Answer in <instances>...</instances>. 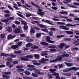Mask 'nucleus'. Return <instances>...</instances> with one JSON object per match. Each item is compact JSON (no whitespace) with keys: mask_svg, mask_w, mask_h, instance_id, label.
I'll return each instance as SVG.
<instances>
[{"mask_svg":"<svg viewBox=\"0 0 79 79\" xmlns=\"http://www.w3.org/2000/svg\"><path fill=\"white\" fill-rule=\"evenodd\" d=\"M63 57L62 55L59 56L55 60H51L50 62L51 63H56L58 61H61V60H63Z\"/></svg>","mask_w":79,"mask_h":79,"instance_id":"f257e3e1","label":"nucleus"},{"mask_svg":"<svg viewBox=\"0 0 79 79\" xmlns=\"http://www.w3.org/2000/svg\"><path fill=\"white\" fill-rule=\"evenodd\" d=\"M1 56H10L11 58H15L16 57V55L14 54H5L4 53H1Z\"/></svg>","mask_w":79,"mask_h":79,"instance_id":"f03ea898","label":"nucleus"},{"mask_svg":"<svg viewBox=\"0 0 79 79\" xmlns=\"http://www.w3.org/2000/svg\"><path fill=\"white\" fill-rule=\"evenodd\" d=\"M77 70V68L75 67H73L69 68V69H64L63 70V72H64V73H66L67 72H69V71H76Z\"/></svg>","mask_w":79,"mask_h":79,"instance_id":"7ed1b4c3","label":"nucleus"},{"mask_svg":"<svg viewBox=\"0 0 79 79\" xmlns=\"http://www.w3.org/2000/svg\"><path fill=\"white\" fill-rule=\"evenodd\" d=\"M51 38L50 37L47 36L46 39V41L48 43H50V44H54L55 43V41L50 40Z\"/></svg>","mask_w":79,"mask_h":79,"instance_id":"20e7f679","label":"nucleus"},{"mask_svg":"<svg viewBox=\"0 0 79 79\" xmlns=\"http://www.w3.org/2000/svg\"><path fill=\"white\" fill-rule=\"evenodd\" d=\"M42 30L43 32H45L46 33H48V34L50 36H52V35H53V32L52 31H50L49 32L47 29H42Z\"/></svg>","mask_w":79,"mask_h":79,"instance_id":"39448f33","label":"nucleus"},{"mask_svg":"<svg viewBox=\"0 0 79 79\" xmlns=\"http://www.w3.org/2000/svg\"><path fill=\"white\" fill-rule=\"evenodd\" d=\"M7 62L6 63V64H7V65H9V64H10L12 62L13 58L11 57H8L7 58Z\"/></svg>","mask_w":79,"mask_h":79,"instance_id":"423d86ee","label":"nucleus"},{"mask_svg":"<svg viewBox=\"0 0 79 79\" xmlns=\"http://www.w3.org/2000/svg\"><path fill=\"white\" fill-rule=\"evenodd\" d=\"M66 45L64 43H61L60 44H59L57 45L58 47L59 48H62L63 49L64 47H65Z\"/></svg>","mask_w":79,"mask_h":79,"instance_id":"0eeeda50","label":"nucleus"},{"mask_svg":"<svg viewBox=\"0 0 79 79\" xmlns=\"http://www.w3.org/2000/svg\"><path fill=\"white\" fill-rule=\"evenodd\" d=\"M63 2L65 3V4H66V5H67V6H69V7H70L71 8H77V7H76V6H74V5H70L69 4H68V3H69V2H67L64 1H63Z\"/></svg>","mask_w":79,"mask_h":79,"instance_id":"6e6552de","label":"nucleus"},{"mask_svg":"<svg viewBox=\"0 0 79 79\" xmlns=\"http://www.w3.org/2000/svg\"><path fill=\"white\" fill-rule=\"evenodd\" d=\"M38 10L39 11V13H38L37 14L38 15H41L42 16H44V15L43 14H45V12H44L42 11V9H38Z\"/></svg>","mask_w":79,"mask_h":79,"instance_id":"1a4fd4ad","label":"nucleus"},{"mask_svg":"<svg viewBox=\"0 0 79 79\" xmlns=\"http://www.w3.org/2000/svg\"><path fill=\"white\" fill-rule=\"evenodd\" d=\"M15 36L11 34H10L9 35L7 38L8 39H12L15 38Z\"/></svg>","mask_w":79,"mask_h":79,"instance_id":"9d476101","label":"nucleus"},{"mask_svg":"<svg viewBox=\"0 0 79 79\" xmlns=\"http://www.w3.org/2000/svg\"><path fill=\"white\" fill-rule=\"evenodd\" d=\"M35 62H37L36 60H34L33 61L34 65H35V66H40L41 64L40 63H35Z\"/></svg>","mask_w":79,"mask_h":79,"instance_id":"9b49d317","label":"nucleus"},{"mask_svg":"<svg viewBox=\"0 0 79 79\" xmlns=\"http://www.w3.org/2000/svg\"><path fill=\"white\" fill-rule=\"evenodd\" d=\"M35 73H36L37 74H38L39 75H43V74H44V73L40 72V71L39 70L36 71Z\"/></svg>","mask_w":79,"mask_h":79,"instance_id":"f8f14e48","label":"nucleus"},{"mask_svg":"<svg viewBox=\"0 0 79 79\" xmlns=\"http://www.w3.org/2000/svg\"><path fill=\"white\" fill-rule=\"evenodd\" d=\"M14 31L15 33L18 34L20 32V30L19 28H16L15 29Z\"/></svg>","mask_w":79,"mask_h":79,"instance_id":"ddd939ff","label":"nucleus"},{"mask_svg":"<svg viewBox=\"0 0 79 79\" xmlns=\"http://www.w3.org/2000/svg\"><path fill=\"white\" fill-rule=\"evenodd\" d=\"M65 64L68 67H71L73 66L72 64L67 62H65Z\"/></svg>","mask_w":79,"mask_h":79,"instance_id":"4468645a","label":"nucleus"},{"mask_svg":"<svg viewBox=\"0 0 79 79\" xmlns=\"http://www.w3.org/2000/svg\"><path fill=\"white\" fill-rule=\"evenodd\" d=\"M18 45H13L11 46V48L13 49H16L18 47Z\"/></svg>","mask_w":79,"mask_h":79,"instance_id":"2eb2a0df","label":"nucleus"},{"mask_svg":"<svg viewBox=\"0 0 79 79\" xmlns=\"http://www.w3.org/2000/svg\"><path fill=\"white\" fill-rule=\"evenodd\" d=\"M2 77L4 79H9L10 78V77L8 75H3L2 76Z\"/></svg>","mask_w":79,"mask_h":79,"instance_id":"dca6fc26","label":"nucleus"},{"mask_svg":"<svg viewBox=\"0 0 79 79\" xmlns=\"http://www.w3.org/2000/svg\"><path fill=\"white\" fill-rule=\"evenodd\" d=\"M30 32L31 34H35V31L33 28H31L30 30Z\"/></svg>","mask_w":79,"mask_h":79,"instance_id":"f3484780","label":"nucleus"},{"mask_svg":"<svg viewBox=\"0 0 79 79\" xmlns=\"http://www.w3.org/2000/svg\"><path fill=\"white\" fill-rule=\"evenodd\" d=\"M62 56L63 58L64 57H69V55L68 54L64 53L62 55Z\"/></svg>","mask_w":79,"mask_h":79,"instance_id":"a211bd4d","label":"nucleus"},{"mask_svg":"<svg viewBox=\"0 0 79 79\" xmlns=\"http://www.w3.org/2000/svg\"><path fill=\"white\" fill-rule=\"evenodd\" d=\"M20 60L22 61H29L28 59L23 57L20 58Z\"/></svg>","mask_w":79,"mask_h":79,"instance_id":"6ab92c4d","label":"nucleus"},{"mask_svg":"<svg viewBox=\"0 0 79 79\" xmlns=\"http://www.w3.org/2000/svg\"><path fill=\"white\" fill-rule=\"evenodd\" d=\"M21 23H22L23 24L24 26H26L27 25V23L26 22H25V21L24 20H21Z\"/></svg>","mask_w":79,"mask_h":79,"instance_id":"aec40b11","label":"nucleus"},{"mask_svg":"<svg viewBox=\"0 0 79 79\" xmlns=\"http://www.w3.org/2000/svg\"><path fill=\"white\" fill-rule=\"evenodd\" d=\"M45 23H46L48 24H50V25H53V24L52 23H50V21L48 20H46L45 21Z\"/></svg>","mask_w":79,"mask_h":79,"instance_id":"412c9836","label":"nucleus"},{"mask_svg":"<svg viewBox=\"0 0 79 79\" xmlns=\"http://www.w3.org/2000/svg\"><path fill=\"white\" fill-rule=\"evenodd\" d=\"M41 45H48V43H46V42H41Z\"/></svg>","mask_w":79,"mask_h":79,"instance_id":"4be33fe9","label":"nucleus"},{"mask_svg":"<svg viewBox=\"0 0 79 79\" xmlns=\"http://www.w3.org/2000/svg\"><path fill=\"white\" fill-rule=\"evenodd\" d=\"M7 31L9 32H11L12 31V28L11 27H8L7 28Z\"/></svg>","mask_w":79,"mask_h":79,"instance_id":"5701e85b","label":"nucleus"},{"mask_svg":"<svg viewBox=\"0 0 79 79\" xmlns=\"http://www.w3.org/2000/svg\"><path fill=\"white\" fill-rule=\"evenodd\" d=\"M1 21L2 22H3V23H8V21H9V19H5L4 20L2 19L1 20Z\"/></svg>","mask_w":79,"mask_h":79,"instance_id":"b1692460","label":"nucleus"},{"mask_svg":"<svg viewBox=\"0 0 79 79\" xmlns=\"http://www.w3.org/2000/svg\"><path fill=\"white\" fill-rule=\"evenodd\" d=\"M5 35L4 34H2L0 35V37L2 39H4L5 37Z\"/></svg>","mask_w":79,"mask_h":79,"instance_id":"393cba45","label":"nucleus"},{"mask_svg":"<svg viewBox=\"0 0 79 79\" xmlns=\"http://www.w3.org/2000/svg\"><path fill=\"white\" fill-rule=\"evenodd\" d=\"M17 70L18 72H23V71H24V69H17Z\"/></svg>","mask_w":79,"mask_h":79,"instance_id":"a878e982","label":"nucleus"},{"mask_svg":"<svg viewBox=\"0 0 79 79\" xmlns=\"http://www.w3.org/2000/svg\"><path fill=\"white\" fill-rule=\"evenodd\" d=\"M32 76L33 77H38V75L37 74H35L34 73H32L31 74Z\"/></svg>","mask_w":79,"mask_h":79,"instance_id":"bb28decb","label":"nucleus"},{"mask_svg":"<svg viewBox=\"0 0 79 79\" xmlns=\"http://www.w3.org/2000/svg\"><path fill=\"white\" fill-rule=\"evenodd\" d=\"M48 78L49 79H51L53 78V76L51 74H49L48 75Z\"/></svg>","mask_w":79,"mask_h":79,"instance_id":"cd10ccee","label":"nucleus"},{"mask_svg":"<svg viewBox=\"0 0 79 79\" xmlns=\"http://www.w3.org/2000/svg\"><path fill=\"white\" fill-rule=\"evenodd\" d=\"M41 35V33H37L36 35V37L37 38H39V37H40Z\"/></svg>","mask_w":79,"mask_h":79,"instance_id":"c85d7f7f","label":"nucleus"},{"mask_svg":"<svg viewBox=\"0 0 79 79\" xmlns=\"http://www.w3.org/2000/svg\"><path fill=\"white\" fill-rule=\"evenodd\" d=\"M31 48H33V49H37V48H39V47L37 46L34 45L31 47Z\"/></svg>","mask_w":79,"mask_h":79,"instance_id":"c756f323","label":"nucleus"},{"mask_svg":"<svg viewBox=\"0 0 79 79\" xmlns=\"http://www.w3.org/2000/svg\"><path fill=\"white\" fill-rule=\"evenodd\" d=\"M4 74H5V75H10V74H11V73L10 72H4Z\"/></svg>","mask_w":79,"mask_h":79,"instance_id":"7c9ffc66","label":"nucleus"},{"mask_svg":"<svg viewBox=\"0 0 79 79\" xmlns=\"http://www.w3.org/2000/svg\"><path fill=\"white\" fill-rule=\"evenodd\" d=\"M6 64V65L7 66H8V67L10 69H11L12 68V67H13V66H14V65L13 64H9V65H8L7 64Z\"/></svg>","mask_w":79,"mask_h":79,"instance_id":"2f4dec72","label":"nucleus"},{"mask_svg":"<svg viewBox=\"0 0 79 79\" xmlns=\"http://www.w3.org/2000/svg\"><path fill=\"white\" fill-rule=\"evenodd\" d=\"M28 71H36V70H37V69L35 68H33V69L28 68Z\"/></svg>","mask_w":79,"mask_h":79,"instance_id":"473e14b6","label":"nucleus"},{"mask_svg":"<svg viewBox=\"0 0 79 79\" xmlns=\"http://www.w3.org/2000/svg\"><path fill=\"white\" fill-rule=\"evenodd\" d=\"M65 32L69 34H73V32L71 31H65Z\"/></svg>","mask_w":79,"mask_h":79,"instance_id":"72a5a7b5","label":"nucleus"},{"mask_svg":"<svg viewBox=\"0 0 79 79\" xmlns=\"http://www.w3.org/2000/svg\"><path fill=\"white\" fill-rule=\"evenodd\" d=\"M39 26L40 27H41L42 28H44V29H46V27L45 26V25L40 24L39 25Z\"/></svg>","mask_w":79,"mask_h":79,"instance_id":"f704fd0d","label":"nucleus"},{"mask_svg":"<svg viewBox=\"0 0 79 79\" xmlns=\"http://www.w3.org/2000/svg\"><path fill=\"white\" fill-rule=\"evenodd\" d=\"M24 73L25 74H26V75H28V76L29 75H31V73L29 72H27V71L24 72Z\"/></svg>","mask_w":79,"mask_h":79,"instance_id":"c9c22d12","label":"nucleus"},{"mask_svg":"<svg viewBox=\"0 0 79 79\" xmlns=\"http://www.w3.org/2000/svg\"><path fill=\"white\" fill-rule=\"evenodd\" d=\"M57 50L55 49H50V51L51 52H56Z\"/></svg>","mask_w":79,"mask_h":79,"instance_id":"e433bc0d","label":"nucleus"},{"mask_svg":"<svg viewBox=\"0 0 79 79\" xmlns=\"http://www.w3.org/2000/svg\"><path fill=\"white\" fill-rule=\"evenodd\" d=\"M3 12L5 13H7V14H10V12L8 10H6L3 11Z\"/></svg>","mask_w":79,"mask_h":79,"instance_id":"4c0bfd02","label":"nucleus"},{"mask_svg":"<svg viewBox=\"0 0 79 79\" xmlns=\"http://www.w3.org/2000/svg\"><path fill=\"white\" fill-rule=\"evenodd\" d=\"M32 45V44L31 43H28L26 45V46L27 47H31Z\"/></svg>","mask_w":79,"mask_h":79,"instance_id":"58836bf2","label":"nucleus"},{"mask_svg":"<svg viewBox=\"0 0 79 79\" xmlns=\"http://www.w3.org/2000/svg\"><path fill=\"white\" fill-rule=\"evenodd\" d=\"M26 58H33V56L32 55H28L26 56Z\"/></svg>","mask_w":79,"mask_h":79,"instance_id":"ea45409f","label":"nucleus"},{"mask_svg":"<svg viewBox=\"0 0 79 79\" xmlns=\"http://www.w3.org/2000/svg\"><path fill=\"white\" fill-rule=\"evenodd\" d=\"M27 67L28 68H35V66L34 65H30V64H28L27 65Z\"/></svg>","mask_w":79,"mask_h":79,"instance_id":"a19ab883","label":"nucleus"},{"mask_svg":"<svg viewBox=\"0 0 79 79\" xmlns=\"http://www.w3.org/2000/svg\"><path fill=\"white\" fill-rule=\"evenodd\" d=\"M14 53L16 54H19V53H22V52L20 50H19L18 51L15 52Z\"/></svg>","mask_w":79,"mask_h":79,"instance_id":"79ce46f5","label":"nucleus"},{"mask_svg":"<svg viewBox=\"0 0 79 79\" xmlns=\"http://www.w3.org/2000/svg\"><path fill=\"white\" fill-rule=\"evenodd\" d=\"M34 41V40L32 39H28L27 40V42H32Z\"/></svg>","mask_w":79,"mask_h":79,"instance_id":"37998d69","label":"nucleus"},{"mask_svg":"<svg viewBox=\"0 0 79 79\" xmlns=\"http://www.w3.org/2000/svg\"><path fill=\"white\" fill-rule=\"evenodd\" d=\"M34 57L36 59H39V56L38 54L35 55Z\"/></svg>","mask_w":79,"mask_h":79,"instance_id":"c03bdc74","label":"nucleus"},{"mask_svg":"<svg viewBox=\"0 0 79 79\" xmlns=\"http://www.w3.org/2000/svg\"><path fill=\"white\" fill-rule=\"evenodd\" d=\"M60 14H65V15H68V12L65 11H60Z\"/></svg>","mask_w":79,"mask_h":79,"instance_id":"a18cd8bd","label":"nucleus"},{"mask_svg":"<svg viewBox=\"0 0 79 79\" xmlns=\"http://www.w3.org/2000/svg\"><path fill=\"white\" fill-rule=\"evenodd\" d=\"M10 17V15L8 14H5L4 15V17L5 18H8V17Z\"/></svg>","mask_w":79,"mask_h":79,"instance_id":"49530a36","label":"nucleus"},{"mask_svg":"<svg viewBox=\"0 0 79 79\" xmlns=\"http://www.w3.org/2000/svg\"><path fill=\"white\" fill-rule=\"evenodd\" d=\"M52 75L54 76H59V73H53Z\"/></svg>","mask_w":79,"mask_h":79,"instance_id":"de8ad7c7","label":"nucleus"},{"mask_svg":"<svg viewBox=\"0 0 79 79\" xmlns=\"http://www.w3.org/2000/svg\"><path fill=\"white\" fill-rule=\"evenodd\" d=\"M57 24H60V25H64L65 23L63 22H57Z\"/></svg>","mask_w":79,"mask_h":79,"instance_id":"09e8293b","label":"nucleus"},{"mask_svg":"<svg viewBox=\"0 0 79 79\" xmlns=\"http://www.w3.org/2000/svg\"><path fill=\"white\" fill-rule=\"evenodd\" d=\"M50 30L53 32H55V31H56V29L55 28H51L50 29Z\"/></svg>","mask_w":79,"mask_h":79,"instance_id":"8fccbe9b","label":"nucleus"},{"mask_svg":"<svg viewBox=\"0 0 79 79\" xmlns=\"http://www.w3.org/2000/svg\"><path fill=\"white\" fill-rule=\"evenodd\" d=\"M12 64H18V62L16 61H14L12 62Z\"/></svg>","mask_w":79,"mask_h":79,"instance_id":"3c124183","label":"nucleus"},{"mask_svg":"<svg viewBox=\"0 0 79 79\" xmlns=\"http://www.w3.org/2000/svg\"><path fill=\"white\" fill-rule=\"evenodd\" d=\"M66 26H70L71 27L75 26V25H73L72 24H67L66 25Z\"/></svg>","mask_w":79,"mask_h":79,"instance_id":"603ef678","label":"nucleus"},{"mask_svg":"<svg viewBox=\"0 0 79 79\" xmlns=\"http://www.w3.org/2000/svg\"><path fill=\"white\" fill-rule=\"evenodd\" d=\"M23 79H31V77H23Z\"/></svg>","mask_w":79,"mask_h":79,"instance_id":"864d4df0","label":"nucleus"},{"mask_svg":"<svg viewBox=\"0 0 79 79\" xmlns=\"http://www.w3.org/2000/svg\"><path fill=\"white\" fill-rule=\"evenodd\" d=\"M23 29L24 30H27V29H28V26H23Z\"/></svg>","mask_w":79,"mask_h":79,"instance_id":"5fc2aeb1","label":"nucleus"},{"mask_svg":"<svg viewBox=\"0 0 79 79\" xmlns=\"http://www.w3.org/2000/svg\"><path fill=\"white\" fill-rule=\"evenodd\" d=\"M64 35H57V38H61V37H64Z\"/></svg>","mask_w":79,"mask_h":79,"instance_id":"6e6d98bb","label":"nucleus"},{"mask_svg":"<svg viewBox=\"0 0 79 79\" xmlns=\"http://www.w3.org/2000/svg\"><path fill=\"white\" fill-rule=\"evenodd\" d=\"M17 15H18L19 16H20V17H21V18H24V16L23 15H22L20 14L17 13Z\"/></svg>","mask_w":79,"mask_h":79,"instance_id":"4d7b16f0","label":"nucleus"},{"mask_svg":"<svg viewBox=\"0 0 79 79\" xmlns=\"http://www.w3.org/2000/svg\"><path fill=\"white\" fill-rule=\"evenodd\" d=\"M20 37H26V35L24 34H21L20 35Z\"/></svg>","mask_w":79,"mask_h":79,"instance_id":"13d9d810","label":"nucleus"},{"mask_svg":"<svg viewBox=\"0 0 79 79\" xmlns=\"http://www.w3.org/2000/svg\"><path fill=\"white\" fill-rule=\"evenodd\" d=\"M49 71H50L51 73H55L56 72L53 71V69H50Z\"/></svg>","mask_w":79,"mask_h":79,"instance_id":"bf43d9fd","label":"nucleus"},{"mask_svg":"<svg viewBox=\"0 0 79 79\" xmlns=\"http://www.w3.org/2000/svg\"><path fill=\"white\" fill-rule=\"evenodd\" d=\"M7 19H8L9 20H11L12 21H13V20H14V18L12 17L7 18Z\"/></svg>","mask_w":79,"mask_h":79,"instance_id":"052dcab7","label":"nucleus"},{"mask_svg":"<svg viewBox=\"0 0 79 79\" xmlns=\"http://www.w3.org/2000/svg\"><path fill=\"white\" fill-rule=\"evenodd\" d=\"M52 9H53V10H58V8L57 7H55L53 6L52 7Z\"/></svg>","mask_w":79,"mask_h":79,"instance_id":"680f3d73","label":"nucleus"},{"mask_svg":"<svg viewBox=\"0 0 79 79\" xmlns=\"http://www.w3.org/2000/svg\"><path fill=\"white\" fill-rule=\"evenodd\" d=\"M15 24H19L20 23V22L18 21H16L15 22Z\"/></svg>","mask_w":79,"mask_h":79,"instance_id":"e2e57ef3","label":"nucleus"},{"mask_svg":"<svg viewBox=\"0 0 79 79\" xmlns=\"http://www.w3.org/2000/svg\"><path fill=\"white\" fill-rule=\"evenodd\" d=\"M32 16V15L28 14L26 15V16L27 18H28V17H30V16Z\"/></svg>","mask_w":79,"mask_h":79,"instance_id":"0e129e2a","label":"nucleus"},{"mask_svg":"<svg viewBox=\"0 0 79 79\" xmlns=\"http://www.w3.org/2000/svg\"><path fill=\"white\" fill-rule=\"evenodd\" d=\"M8 8L10 9V10H14V9L13 8H12V7L10 6H8Z\"/></svg>","mask_w":79,"mask_h":79,"instance_id":"69168bd1","label":"nucleus"},{"mask_svg":"<svg viewBox=\"0 0 79 79\" xmlns=\"http://www.w3.org/2000/svg\"><path fill=\"white\" fill-rule=\"evenodd\" d=\"M5 67V65L4 64L0 65V68H4Z\"/></svg>","mask_w":79,"mask_h":79,"instance_id":"338daca9","label":"nucleus"},{"mask_svg":"<svg viewBox=\"0 0 79 79\" xmlns=\"http://www.w3.org/2000/svg\"><path fill=\"white\" fill-rule=\"evenodd\" d=\"M56 79H61V78L59 76L56 77Z\"/></svg>","mask_w":79,"mask_h":79,"instance_id":"774afa93","label":"nucleus"}]
</instances>
